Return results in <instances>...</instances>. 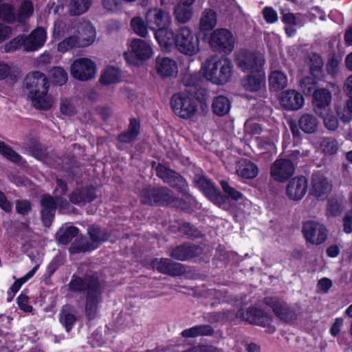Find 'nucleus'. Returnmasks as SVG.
Returning a JSON list of instances; mask_svg holds the SVG:
<instances>
[{"mask_svg":"<svg viewBox=\"0 0 352 352\" xmlns=\"http://www.w3.org/2000/svg\"><path fill=\"white\" fill-rule=\"evenodd\" d=\"M160 46L164 51H170L174 47L186 56H194L201 50L200 39L194 31L187 26L178 28L174 32L162 31L158 35Z\"/></svg>","mask_w":352,"mask_h":352,"instance_id":"f257e3e1","label":"nucleus"},{"mask_svg":"<svg viewBox=\"0 0 352 352\" xmlns=\"http://www.w3.org/2000/svg\"><path fill=\"white\" fill-rule=\"evenodd\" d=\"M25 84L29 89L28 96L35 108L48 109L52 107L54 98L47 94L49 83L43 74L36 72L28 75Z\"/></svg>","mask_w":352,"mask_h":352,"instance_id":"f03ea898","label":"nucleus"},{"mask_svg":"<svg viewBox=\"0 0 352 352\" xmlns=\"http://www.w3.org/2000/svg\"><path fill=\"white\" fill-rule=\"evenodd\" d=\"M232 67L229 59L213 56L202 63L201 73L207 80L214 84L223 85L231 79Z\"/></svg>","mask_w":352,"mask_h":352,"instance_id":"7ed1b4c3","label":"nucleus"},{"mask_svg":"<svg viewBox=\"0 0 352 352\" xmlns=\"http://www.w3.org/2000/svg\"><path fill=\"white\" fill-rule=\"evenodd\" d=\"M154 56V50L151 43L142 38H134L127 43V50L123 57L126 63L133 67H140Z\"/></svg>","mask_w":352,"mask_h":352,"instance_id":"20e7f679","label":"nucleus"},{"mask_svg":"<svg viewBox=\"0 0 352 352\" xmlns=\"http://www.w3.org/2000/svg\"><path fill=\"white\" fill-rule=\"evenodd\" d=\"M170 107L176 116L183 119H189L197 112L198 101L189 93L179 92L171 97Z\"/></svg>","mask_w":352,"mask_h":352,"instance_id":"39448f33","label":"nucleus"},{"mask_svg":"<svg viewBox=\"0 0 352 352\" xmlns=\"http://www.w3.org/2000/svg\"><path fill=\"white\" fill-rule=\"evenodd\" d=\"M144 19L149 30L154 32L155 38L160 45L158 35L162 31H171L168 28L172 23L170 14L162 8L155 7L148 9L145 14Z\"/></svg>","mask_w":352,"mask_h":352,"instance_id":"423d86ee","label":"nucleus"},{"mask_svg":"<svg viewBox=\"0 0 352 352\" xmlns=\"http://www.w3.org/2000/svg\"><path fill=\"white\" fill-rule=\"evenodd\" d=\"M97 71L96 63L88 58H77L70 67L71 76L80 81H87L94 78Z\"/></svg>","mask_w":352,"mask_h":352,"instance_id":"0eeeda50","label":"nucleus"},{"mask_svg":"<svg viewBox=\"0 0 352 352\" xmlns=\"http://www.w3.org/2000/svg\"><path fill=\"white\" fill-rule=\"evenodd\" d=\"M235 38L231 32L226 29H217L210 35L209 44L214 50L223 52L225 54L230 53L234 47Z\"/></svg>","mask_w":352,"mask_h":352,"instance_id":"6e6552de","label":"nucleus"},{"mask_svg":"<svg viewBox=\"0 0 352 352\" xmlns=\"http://www.w3.org/2000/svg\"><path fill=\"white\" fill-rule=\"evenodd\" d=\"M323 61L318 54H313L309 58L310 73L312 77L303 78L300 83L302 91L305 94H310L316 87V80L322 77V67Z\"/></svg>","mask_w":352,"mask_h":352,"instance_id":"1a4fd4ad","label":"nucleus"},{"mask_svg":"<svg viewBox=\"0 0 352 352\" xmlns=\"http://www.w3.org/2000/svg\"><path fill=\"white\" fill-rule=\"evenodd\" d=\"M264 63V57L261 54L241 51L236 56L238 66L242 70L250 72L252 74L263 72L262 67Z\"/></svg>","mask_w":352,"mask_h":352,"instance_id":"9d476101","label":"nucleus"},{"mask_svg":"<svg viewBox=\"0 0 352 352\" xmlns=\"http://www.w3.org/2000/svg\"><path fill=\"white\" fill-rule=\"evenodd\" d=\"M302 232L306 242L318 245L323 243L327 239V230L322 224L309 221L302 226Z\"/></svg>","mask_w":352,"mask_h":352,"instance_id":"9b49d317","label":"nucleus"},{"mask_svg":"<svg viewBox=\"0 0 352 352\" xmlns=\"http://www.w3.org/2000/svg\"><path fill=\"white\" fill-rule=\"evenodd\" d=\"M101 291L102 287L99 281L89 283L85 306V312L88 319L94 318L97 315L98 305L101 300Z\"/></svg>","mask_w":352,"mask_h":352,"instance_id":"f8f14e48","label":"nucleus"},{"mask_svg":"<svg viewBox=\"0 0 352 352\" xmlns=\"http://www.w3.org/2000/svg\"><path fill=\"white\" fill-rule=\"evenodd\" d=\"M295 171L293 163L285 159H278L271 166L270 176L276 182H285Z\"/></svg>","mask_w":352,"mask_h":352,"instance_id":"ddd939ff","label":"nucleus"},{"mask_svg":"<svg viewBox=\"0 0 352 352\" xmlns=\"http://www.w3.org/2000/svg\"><path fill=\"white\" fill-rule=\"evenodd\" d=\"M41 203L42 220L46 226H50L51 225L54 215L56 205H58L61 210H65L66 206L68 205V203L66 201L62 200L57 196L56 197V201H54L50 196H43L41 199Z\"/></svg>","mask_w":352,"mask_h":352,"instance_id":"4468645a","label":"nucleus"},{"mask_svg":"<svg viewBox=\"0 0 352 352\" xmlns=\"http://www.w3.org/2000/svg\"><path fill=\"white\" fill-rule=\"evenodd\" d=\"M140 200L143 204L148 205L153 203L160 204H170L174 201L167 189H152L150 188H146L141 192Z\"/></svg>","mask_w":352,"mask_h":352,"instance_id":"2eb2a0df","label":"nucleus"},{"mask_svg":"<svg viewBox=\"0 0 352 352\" xmlns=\"http://www.w3.org/2000/svg\"><path fill=\"white\" fill-rule=\"evenodd\" d=\"M195 182L204 194L215 204L221 206L225 203V198L213 186V184L204 176H196Z\"/></svg>","mask_w":352,"mask_h":352,"instance_id":"dca6fc26","label":"nucleus"},{"mask_svg":"<svg viewBox=\"0 0 352 352\" xmlns=\"http://www.w3.org/2000/svg\"><path fill=\"white\" fill-rule=\"evenodd\" d=\"M307 190V181L303 177H294L288 183L286 195L292 201H299L305 195Z\"/></svg>","mask_w":352,"mask_h":352,"instance_id":"f3484780","label":"nucleus"},{"mask_svg":"<svg viewBox=\"0 0 352 352\" xmlns=\"http://www.w3.org/2000/svg\"><path fill=\"white\" fill-rule=\"evenodd\" d=\"M157 175L164 182L170 183L174 186H177L182 190H185L186 182L182 177L168 169L167 167L158 164L155 167Z\"/></svg>","mask_w":352,"mask_h":352,"instance_id":"a211bd4d","label":"nucleus"},{"mask_svg":"<svg viewBox=\"0 0 352 352\" xmlns=\"http://www.w3.org/2000/svg\"><path fill=\"white\" fill-rule=\"evenodd\" d=\"M155 69L162 78L176 76L178 72L176 61L168 57H157L155 60Z\"/></svg>","mask_w":352,"mask_h":352,"instance_id":"6ab92c4d","label":"nucleus"},{"mask_svg":"<svg viewBox=\"0 0 352 352\" xmlns=\"http://www.w3.org/2000/svg\"><path fill=\"white\" fill-rule=\"evenodd\" d=\"M47 34L43 28L34 30L30 35L24 36L23 49L25 51H34L43 45Z\"/></svg>","mask_w":352,"mask_h":352,"instance_id":"aec40b11","label":"nucleus"},{"mask_svg":"<svg viewBox=\"0 0 352 352\" xmlns=\"http://www.w3.org/2000/svg\"><path fill=\"white\" fill-rule=\"evenodd\" d=\"M281 105L289 110H296L304 104L302 96L296 90L289 89L283 92L280 97Z\"/></svg>","mask_w":352,"mask_h":352,"instance_id":"412c9836","label":"nucleus"},{"mask_svg":"<svg viewBox=\"0 0 352 352\" xmlns=\"http://www.w3.org/2000/svg\"><path fill=\"white\" fill-rule=\"evenodd\" d=\"M332 100L331 91L324 88L316 89L313 94L314 111L316 113H321L322 111L330 108Z\"/></svg>","mask_w":352,"mask_h":352,"instance_id":"4be33fe9","label":"nucleus"},{"mask_svg":"<svg viewBox=\"0 0 352 352\" xmlns=\"http://www.w3.org/2000/svg\"><path fill=\"white\" fill-rule=\"evenodd\" d=\"M78 36L77 42L78 47H84L93 44L96 39V31L95 28L90 23H86L78 28Z\"/></svg>","mask_w":352,"mask_h":352,"instance_id":"5701e85b","label":"nucleus"},{"mask_svg":"<svg viewBox=\"0 0 352 352\" xmlns=\"http://www.w3.org/2000/svg\"><path fill=\"white\" fill-rule=\"evenodd\" d=\"M331 185L326 178L321 174L313 175L310 188V193L318 197H322L331 191Z\"/></svg>","mask_w":352,"mask_h":352,"instance_id":"b1692460","label":"nucleus"},{"mask_svg":"<svg viewBox=\"0 0 352 352\" xmlns=\"http://www.w3.org/2000/svg\"><path fill=\"white\" fill-rule=\"evenodd\" d=\"M243 88L248 91L256 92L265 85V74L264 72L252 74L242 82Z\"/></svg>","mask_w":352,"mask_h":352,"instance_id":"393cba45","label":"nucleus"},{"mask_svg":"<svg viewBox=\"0 0 352 352\" xmlns=\"http://www.w3.org/2000/svg\"><path fill=\"white\" fill-rule=\"evenodd\" d=\"M287 77L280 70H274L269 75V87L272 91H277L286 87Z\"/></svg>","mask_w":352,"mask_h":352,"instance_id":"a878e982","label":"nucleus"},{"mask_svg":"<svg viewBox=\"0 0 352 352\" xmlns=\"http://www.w3.org/2000/svg\"><path fill=\"white\" fill-rule=\"evenodd\" d=\"M217 24V14L210 9L205 10L201 16L199 28L202 31H209L216 27Z\"/></svg>","mask_w":352,"mask_h":352,"instance_id":"bb28decb","label":"nucleus"},{"mask_svg":"<svg viewBox=\"0 0 352 352\" xmlns=\"http://www.w3.org/2000/svg\"><path fill=\"white\" fill-rule=\"evenodd\" d=\"M67 12L71 15H80L86 12L91 5V0H67Z\"/></svg>","mask_w":352,"mask_h":352,"instance_id":"cd10ccee","label":"nucleus"},{"mask_svg":"<svg viewBox=\"0 0 352 352\" xmlns=\"http://www.w3.org/2000/svg\"><path fill=\"white\" fill-rule=\"evenodd\" d=\"M122 78L121 70L114 66H108L102 72L100 81L103 84L109 85L120 81Z\"/></svg>","mask_w":352,"mask_h":352,"instance_id":"c85d7f7f","label":"nucleus"},{"mask_svg":"<svg viewBox=\"0 0 352 352\" xmlns=\"http://www.w3.org/2000/svg\"><path fill=\"white\" fill-rule=\"evenodd\" d=\"M237 175L244 179H253L258 175V168L250 162H241L236 169Z\"/></svg>","mask_w":352,"mask_h":352,"instance_id":"c756f323","label":"nucleus"},{"mask_svg":"<svg viewBox=\"0 0 352 352\" xmlns=\"http://www.w3.org/2000/svg\"><path fill=\"white\" fill-rule=\"evenodd\" d=\"M316 114L322 120L324 126L328 130L334 131L338 129L339 120L331 108L324 109L321 113H316Z\"/></svg>","mask_w":352,"mask_h":352,"instance_id":"7c9ffc66","label":"nucleus"},{"mask_svg":"<svg viewBox=\"0 0 352 352\" xmlns=\"http://www.w3.org/2000/svg\"><path fill=\"white\" fill-rule=\"evenodd\" d=\"M300 129L305 133H313L318 127V122L314 116L305 114L301 116L298 121Z\"/></svg>","mask_w":352,"mask_h":352,"instance_id":"2f4dec72","label":"nucleus"},{"mask_svg":"<svg viewBox=\"0 0 352 352\" xmlns=\"http://www.w3.org/2000/svg\"><path fill=\"white\" fill-rule=\"evenodd\" d=\"M154 270L164 274H175V270L178 267L177 264L171 263L167 258H156L151 262Z\"/></svg>","mask_w":352,"mask_h":352,"instance_id":"473e14b6","label":"nucleus"},{"mask_svg":"<svg viewBox=\"0 0 352 352\" xmlns=\"http://www.w3.org/2000/svg\"><path fill=\"white\" fill-rule=\"evenodd\" d=\"M230 107L231 104L228 98L223 96L216 97L212 105L213 112L219 116L227 114L230 109Z\"/></svg>","mask_w":352,"mask_h":352,"instance_id":"72a5a7b5","label":"nucleus"},{"mask_svg":"<svg viewBox=\"0 0 352 352\" xmlns=\"http://www.w3.org/2000/svg\"><path fill=\"white\" fill-rule=\"evenodd\" d=\"M174 15L175 19L181 23H186L188 22L193 15L192 6H186L181 3H177L174 9Z\"/></svg>","mask_w":352,"mask_h":352,"instance_id":"f704fd0d","label":"nucleus"},{"mask_svg":"<svg viewBox=\"0 0 352 352\" xmlns=\"http://www.w3.org/2000/svg\"><path fill=\"white\" fill-rule=\"evenodd\" d=\"M246 319L251 323L265 325L270 321V317L263 311L256 308H252L247 311Z\"/></svg>","mask_w":352,"mask_h":352,"instance_id":"c9c22d12","label":"nucleus"},{"mask_svg":"<svg viewBox=\"0 0 352 352\" xmlns=\"http://www.w3.org/2000/svg\"><path fill=\"white\" fill-rule=\"evenodd\" d=\"M59 320L60 323L65 326L67 332L72 329L76 321V318L73 309L69 306L67 305L63 307L60 313Z\"/></svg>","mask_w":352,"mask_h":352,"instance_id":"e433bc0d","label":"nucleus"},{"mask_svg":"<svg viewBox=\"0 0 352 352\" xmlns=\"http://www.w3.org/2000/svg\"><path fill=\"white\" fill-rule=\"evenodd\" d=\"M197 248L182 245L174 249L171 253V256L178 260H187L196 255Z\"/></svg>","mask_w":352,"mask_h":352,"instance_id":"4c0bfd02","label":"nucleus"},{"mask_svg":"<svg viewBox=\"0 0 352 352\" xmlns=\"http://www.w3.org/2000/svg\"><path fill=\"white\" fill-rule=\"evenodd\" d=\"M96 198L94 189L76 191L70 197V200L74 204H85L93 201Z\"/></svg>","mask_w":352,"mask_h":352,"instance_id":"58836bf2","label":"nucleus"},{"mask_svg":"<svg viewBox=\"0 0 352 352\" xmlns=\"http://www.w3.org/2000/svg\"><path fill=\"white\" fill-rule=\"evenodd\" d=\"M212 333V328L208 325L195 326L182 331V335L184 338H195L199 336L210 335Z\"/></svg>","mask_w":352,"mask_h":352,"instance_id":"ea45409f","label":"nucleus"},{"mask_svg":"<svg viewBox=\"0 0 352 352\" xmlns=\"http://www.w3.org/2000/svg\"><path fill=\"white\" fill-rule=\"evenodd\" d=\"M131 27L133 31L139 36L145 38L148 35L149 29L146 21L140 16H136L131 21Z\"/></svg>","mask_w":352,"mask_h":352,"instance_id":"a19ab883","label":"nucleus"},{"mask_svg":"<svg viewBox=\"0 0 352 352\" xmlns=\"http://www.w3.org/2000/svg\"><path fill=\"white\" fill-rule=\"evenodd\" d=\"M94 280L99 281L97 276L86 277L85 279L74 277L69 283V286L74 291L87 290L88 292L89 284Z\"/></svg>","mask_w":352,"mask_h":352,"instance_id":"79ce46f5","label":"nucleus"},{"mask_svg":"<svg viewBox=\"0 0 352 352\" xmlns=\"http://www.w3.org/2000/svg\"><path fill=\"white\" fill-rule=\"evenodd\" d=\"M78 230L74 226H68L67 228H61L56 232V238L59 242L62 243H67L74 236L78 234Z\"/></svg>","mask_w":352,"mask_h":352,"instance_id":"37998d69","label":"nucleus"},{"mask_svg":"<svg viewBox=\"0 0 352 352\" xmlns=\"http://www.w3.org/2000/svg\"><path fill=\"white\" fill-rule=\"evenodd\" d=\"M139 128L138 122L135 119L131 120L128 131L120 135L119 140L123 142H129L134 140L138 134Z\"/></svg>","mask_w":352,"mask_h":352,"instance_id":"c03bdc74","label":"nucleus"},{"mask_svg":"<svg viewBox=\"0 0 352 352\" xmlns=\"http://www.w3.org/2000/svg\"><path fill=\"white\" fill-rule=\"evenodd\" d=\"M348 98L346 102V109L342 107H336L335 109L336 115L344 122H349L352 115V96H348Z\"/></svg>","mask_w":352,"mask_h":352,"instance_id":"a18cd8bd","label":"nucleus"},{"mask_svg":"<svg viewBox=\"0 0 352 352\" xmlns=\"http://www.w3.org/2000/svg\"><path fill=\"white\" fill-rule=\"evenodd\" d=\"M38 269V265H36L29 272H28L24 276L18 278L15 280L14 284L12 285V287L10 288V294L11 292H13L16 294L21 287V286L25 284L26 282H28L30 279H31L34 274H36V271Z\"/></svg>","mask_w":352,"mask_h":352,"instance_id":"49530a36","label":"nucleus"},{"mask_svg":"<svg viewBox=\"0 0 352 352\" xmlns=\"http://www.w3.org/2000/svg\"><path fill=\"white\" fill-rule=\"evenodd\" d=\"M320 149L327 155L335 154L338 150V144L334 139L324 138L320 146Z\"/></svg>","mask_w":352,"mask_h":352,"instance_id":"de8ad7c7","label":"nucleus"},{"mask_svg":"<svg viewBox=\"0 0 352 352\" xmlns=\"http://www.w3.org/2000/svg\"><path fill=\"white\" fill-rule=\"evenodd\" d=\"M74 47H79L76 36H71L58 43L57 50L61 53H65Z\"/></svg>","mask_w":352,"mask_h":352,"instance_id":"09e8293b","label":"nucleus"},{"mask_svg":"<svg viewBox=\"0 0 352 352\" xmlns=\"http://www.w3.org/2000/svg\"><path fill=\"white\" fill-rule=\"evenodd\" d=\"M50 78L58 85H63L67 80V74L61 67H54L50 72Z\"/></svg>","mask_w":352,"mask_h":352,"instance_id":"8fccbe9b","label":"nucleus"},{"mask_svg":"<svg viewBox=\"0 0 352 352\" xmlns=\"http://www.w3.org/2000/svg\"><path fill=\"white\" fill-rule=\"evenodd\" d=\"M0 19L12 23L15 20L11 6L3 3V0H0Z\"/></svg>","mask_w":352,"mask_h":352,"instance_id":"3c124183","label":"nucleus"},{"mask_svg":"<svg viewBox=\"0 0 352 352\" xmlns=\"http://www.w3.org/2000/svg\"><path fill=\"white\" fill-rule=\"evenodd\" d=\"M0 154L14 162H17L20 160V156L15 151L2 142H0Z\"/></svg>","mask_w":352,"mask_h":352,"instance_id":"603ef678","label":"nucleus"},{"mask_svg":"<svg viewBox=\"0 0 352 352\" xmlns=\"http://www.w3.org/2000/svg\"><path fill=\"white\" fill-rule=\"evenodd\" d=\"M221 185L223 192L232 199L238 201L243 197L242 193L234 189V188L229 186V184L225 182L221 181Z\"/></svg>","mask_w":352,"mask_h":352,"instance_id":"864d4df0","label":"nucleus"},{"mask_svg":"<svg viewBox=\"0 0 352 352\" xmlns=\"http://www.w3.org/2000/svg\"><path fill=\"white\" fill-rule=\"evenodd\" d=\"M60 109L61 113L66 116H72L76 112V107L74 102L72 100L67 98L61 100Z\"/></svg>","mask_w":352,"mask_h":352,"instance_id":"5fc2aeb1","label":"nucleus"},{"mask_svg":"<svg viewBox=\"0 0 352 352\" xmlns=\"http://www.w3.org/2000/svg\"><path fill=\"white\" fill-rule=\"evenodd\" d=\"M33 6L30 1H23L19 11V19L22 20L29 17L33 13Z\"/></svg>","mask_w":352,"mask_h":352,"instance_id":"6e6d98bb","label":"nucleus"},{"mask_svg":"<svg viewBox=\"0 0 352 352\" xmlns=\"http://www.w3.org/2000/svg\"><path fill=\"white\" fill-rule=\"evenodd\" d=\"M88 232L93 242H100L107 239L104 233L96 227L91 226L88 228Z\"/></svg>","mask_w":352,"mask_h":352,"instance_id":"4d7b16f0","label":"nucleus"},{"mask_svg":"<svg viewBox=\"0 0 352 352\" xmlns=\"http://www.w3.org/2000/svg\"><path fill=\"white\" fill-rule=\"evenodd\" d=\"M343 231L346 234L352 232V210L346 212L342 218Z\"/></svg>","mask_w":352,"mask_h":352,"instance_id":"13d9d810","label":"nucleus"},{"mask_svg":"<svg viewBox=\"0 0 352 352\" xmlns=\"http://www.w3.org/2000/svg\"><path fill=\"white\" fill-rule=\"evenodd\" d=\"M102 6L108 12H116L121 7L119 0H102Z\"/></svg>","mask_w":352,"mask_h":352,"instance_id":"bf43d9fd","label":"nucleus"},{"mask_svg":"<svg viewBox=\"0 0 352 352\" xmlns=\"http://www.w3.org/2000/svg\"><path fill=\"white\" fill-rule=\"evenodd\" d=\"M264 19L267 23H273L278 20L276 12L270 7H266L263 10Z\"/></svg>","mask_w":352,"mask_h":352,"instance_id":"052dcab7","label":"nucleus"},{"mask_svg":"<svg viewBox=\"0 0 352 352\" xmlns=\"http://www.w3.org/2000/svg\"><path fill=\"white\" fill-rule=\"evenodd\" d=\"M24 43V36H18L11 41L8 45H6V52H11L23 47Z\"/></svg>","mask_w":352,"mask_h":352,"instance_id":"680f3d73","label":"nucleus"},{"mask_svg":"<svg viewBox=\"0 0 352 352\" xmlns=\"http://www.w3.org/2000/svg\"><path fill=\"white\" fill-rule=\"evenodd\" d=\"M282 21L289 25H296V19L293 13H291L289 10L282 9Z\"/></svg>","mask_w":352,"mask_h":352,"instance_id":"e2e57ef3","label":"nucleus"},{"mask_svg":"<svg viewBox=\"0 0 352 352\" xmlns=\"http://www.w3.org/2000/svg\"><path fill=\"white\" fill-rule=\"evenodd\" d=\"M17 303L19 307L26 312H31L32 307L28 304V298L24 294H21L17 298Z\"/></svg>","mask_w":352,"mask_h":352,"instance_id":"0e129e2a","label":"nucleus"},{"mask_svg":"<svg viewBox=\"0 0 352 352\" xmlns=\"http://www.w3.org/2000/svg\"><path fill=\"white\" fill-rule=\"evenodd\" d=\"M275 314L281 319H286L288 313L287 307L283 303H277L274 307Z\"/></svg>","mask_w":352,"mask_h":352,"instance_id":"69168bd1","label":"nucleus"},{"mask_svg":"<svg viewBox=\"0 0 352 352\" xmlns=\"http://www.w3.org/2000/svg\"><path fill=\"white\" fill-rule=\"evenodd\" d=\"M245 131L250 134H257L261 131V128L259 124L253 122L252 120H248L245 124Z\"/></svg>","mask_w":352,"mask_h":352,"instance_id":"338daca9","label":"nucleus"},{"mask_svg":"<svg viewBox=\"0 0 352 352\" xmlns=\"http://www.w3.org/2000/svg\"><path fill=\"white\" fill-rule=\"evenodd\" d=\"M181 352H217V349L211 346H199Z\"/></svg>","mask_w":352,"mask_h":352,"instance_id":"774afa93","label":"nucleus"}]
</instances>
